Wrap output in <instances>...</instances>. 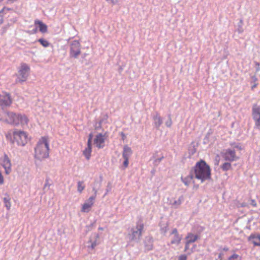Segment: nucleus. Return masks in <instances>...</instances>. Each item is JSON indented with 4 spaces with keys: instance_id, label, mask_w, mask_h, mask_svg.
<instances>
[{
    "instance_id": "38",
    "label": "nucleus",
    "mask_w": 260,
    "mask_h": 260,
    "mask_svg": "<svg viewBox=\"0 0 260 260\" xmlns=\"http://www.w3.org/2000/svg\"><path fill=\"white\" fill-rule=\"evenodd\" d=\"M10 10V9H8V8H4L3 9V10L1 11H0V13H3V12L5 11L6 10Z\"/></svg>"
},
{
    "instance_id": "30",
    "label": "nucleus",
    "mask_w": 260,
    "mask_h": 260,
    "mask_svg": "<svg viewBox=\"0 0 260 260\" xmlns=\"http://www.w3.org/2000/svg\"><path fill=\"white\" fill-rule=\"evenodd\" d=\"M250 202H251V205L252 206H253V207H256L257 206V203L255 200L251 199L250 200Z\"/></svg>"
},
{
    "instance_id": "3",
    "label": "nucleus",
    "mask_w": 260,
    "mask_h": 260,
    "mask_svg": "<svg viewBox=\"0 0 260 260\" xmlns=\"http://www.w3.org/2000/svg\"><path fill=\"white\" fill-rule=\"evenodd\" d=\"M14 141L18 145L24 146L28 141V136L24 131L15 129L13 132Z\"/></svg>"
},
{
    "instance_id": "2",
    "label": "nucleus",
    "mask_w": 260,
    "mask_h": 260,
    "mask_svg": "<svg viewBox=\"0 0 260 260\" xmlns=\"http://www.w3.org/2000/svg\"><path fill=\"white\" fill-rule=\"evenodd\" d=\"M49 155V142L47 136L42 137L35 148V157L39 160L47 158Z\"/></svg>"
},
{
    "instance_id": "1",
    "label": "nucleus",
    "mask_w": 260,
    "mask_h": 260,
    "mask_svg": "<svg viewBox=\"0 0 260 260\" xmlns=\"http://www.w3.org/2000/svg\"><path fill=\"white\" fill-rule=\"evenodd\" d=\"M195 178L202 183L210 180L211 178V169L210 166L204 161L201 159L198 161L191 169Z\"/></svg>"
},
{
    "instance_id": "23",
    "label": "nucleus",
    "mask_w": 260,
    "mask_h": 260,
    "mask_svg": "<svg viewBox=\"0 0 260 260\" xmlns=\"http://www.w3.org/2000/svg\"><path fill=\"white\" fill-rule=\"evenodd\" d=\"M186 239L188 243H191L195 242L198 239V236L197 235H194L192 233H188Z\"/></svg>"
},
{
    "instance_id": "42",
    "label": "nucleus",
    "mask_w": 260,
    "mask_h": 260,
    "mask_svg": "<svg viewBox=\"0 0 260 260\" xmlns=\"http://www.w3.org/2000/svg\"><path fill=\"white\" fill-rule=\"evenodd\" d=\"M194 187L196 188H198L199 187V185H194Z\"/></svg>"
},
{
    "instance_id": "16",
    "label": "nucleus",
    "mask_w": 260,
    "mask_h": 260,
    "mask_svg": "<svg viewBox=\"0 0 260 260\" xmlns=\"http://www.w3.org/2000/svg\"><path fill=\"white\" fill-rule=\"evenodd\" d=\"M248 241L254 246L260 247V234H252L248 237Z\"/></svg>"
},
{
    "instance_id": "36",
    "label": "nucleus",
    "mask_w": 260,
    "mask_h": 260,
    "mask_svg": "<svg viewBox=\"0 0 260 260\" xmlns=\"http://www.w3.org/2000/svg\"><path fill=\"white\" fill-rule=\"evenodd\" d=\"M166 125L168 126V127H170L172 125V121H171V119H170L169 121H168L166 123Z\"/></svg>"
},
{
    "instance_id": "12",
    "label": "nucleus",
    "mask_w": 260,
    "mask_h": 260,
    "mask_svg": "<svg viewBox=\"0 0 260 260\" xmlns=\"http://www.w3.org/2000/svg\"><path fill=\"white\" fill-rule=\"evenodd\" d=\"M144 229V224L141 220H140L137 223L136 229H133L132 230V240H134L138 236L140 238L142 235V231Z\"/></svg>"
},
{
    "instance_id": "43",
    "label": "nucleus",
    "mask_w": 260,
    "mask_h": 260,
    "mask_svg": "<svg viewBox=\"0 0 260 260\" xmlns=\"http://www.w3.org/2000/svg\"><path fill=\"white\" fill-rule=\"evenodd\" d=\"M2 22H3V20H2V19H1L0 20V24L2 23Z\"/></svg>"
},
{
    "instance_id": "26",
    "label": "nucleus",
    "mask_w": 260,
    "mask_h": 260,
    "mask_svg": "<svg viewBox=\"0 0 260 260\" xmlns=\"http://www.w3.org/2000/svg\"><path fill=\"white\" fill-rule=\"evenodd\" d=\"M4 201L5 203V206L6 207L8 210H10L11 204L10 202V199L9 197H6L4 199Z\"/></svg>"
},
{
    "instance_id": "34",
    "label": "nucleus",
    "mask_w": 260,
    "mask_h": 260,
    "mask_svg": "<svg viewBox=\"0 0 260 260\" xmlns=\"http://www.w3.org/2000/svg\"><path fill=\"white\" fill-rule=\"evenodd\" d=\"M190 244V243H188L187 241L185 243V248H184V251L185 252H186V251L187 250V249H188L189 248V244Z\"/></svg>"
},
{
    "instance_id": "5",
    "label": "nucleus",
    "mask_w": 260,
    "mask_h": 260,
    "mask_svg": "<svg viewBox=\"0 0 260 260\" xmlns=\"http://www.w3.org/2000/svg\"><path fill=\"white\" fill-rule=\"evenodd\" d=\"M29 71V67L25 63H22L18 71V82H23L25 81L28 77Z\"/></svg>"
},
{
    "instance_id": "19",
    "label": "nucleus",
    "mask_w": 260,
    "mask_h": 260,
    "mask_svg": "<svg viewBox=\"0 0 260 260\" xmlns=\"http://www.w3.org/2000/svg\"><path fill=\"white\" fill-rule=\"evenodd\" d=\"M34 23L35 25H38L39 30L42 33H46L47 31V26L41 21L36 19L35 20Z\"/></svg>"
},
{
    "instance_id": "33",
    "label": "nucleus",
    "mask_w": 260,
    "mask_h": 260,
    "mask_svg": "<svg viewBox=\"0 0 260 260\" xmlns=\"http://www.w3.org/2000/svg\"><path fill=\"white\" fill-rule=\"evenodd\" d=\"M92 134H90L89 135V138H88V142H87V144H91V140H92Z\"/></svg>"
},
{
    "instance_id": "32",
    "label": "nucleus",
    "mask_w": 260,
    "mask_h": 260,
    "mask_svg": "<svg viewBox=\"0 0 260 260\" xmlns=\"http://www.w3.org/2000/svg\"><path fill=\"white\" fill-rule=\"evenodd\" d=\"M246 206H247V204L246 203H241V204L238 203L237 205V207L238 208L245 207H246Z\"/></svg>"
},
{
    "instance_id": "37",
    "label": "nucleus",
    "mask_w": 260,
    "mask_h": 260,
    "mask_svg": "<svg viewBox=\"0 0 260 260\" xmlns=\"http://www.w3.org/2000/svg\"><path fill=\"white\" fill-rule=\"evenodd\" d=\"M107 2H110L113 5L116 4L117 0H106Z\"/></svg>"
},
{
    "instance_id": "22",
    "label": "nucleus",
    "mask_w": 260,
    "mask_h": 260,
    "mask_svg": "<svg viewBox=\"0 0 260 260\" xmlns=\"http://www.w3.org/2000/svg\"><path fill=\"white\" fill-rule=\"evenodd\" d=\"M91 153V144H88L87 147L83 151V154L87 160H89L90 158Z\"/></svg>"
},
{
    "instance_id": "4",
    "label": "nucleus",
    "mask_w": 260,
    "mask_h": 260,
    "mask_svg": "<svg viewBox=\"0 0 260 260\" xmlns=\"http://www.w3.org/2000/svg\"><path fill=\"white\" fill-rule=\"evenodd\" d=\"M17 115L18 114L12 112H5L0 118V120L5 123L17 126Z\"/></svg>"
},
{
    "instance_id": "9",
    "label": "nucleus",
    "mask_w": 260,
    "mask_h": 260,
    "mask_svg": "<svg viewBox=\"0 0 260 260\" xmlns=\"http://www.w3.org/2000/svg\"><path fill=\"white\" fill-rule=\"evenodd\" d=\"M133 151L130 147L127 145L124 146L123 147V150L122 152V157L124 160L123 162V169H126L129 164V158L132 154Z\"/></svg>"
},
{
    "instance_id": "18",
    "label": "nucleus",
    "mask_w": 260,
    "mask_h": 260,
    "mask_svg": "<svg viewBox=\"0 0 260 260\" xmlns=\"http://www.w3.org/2000/svg\"><path fill=\"white\" fill-rule=\"evenodd\" d=\"M17 121L18 125H21V126H23L27 125L29 120L25 115L18 114Z\"/></svg>"
},
{
    "instance_id": "6",
    "label": "nucleus",
    "mask_w": 260,
    "mask_h": 260,
    "mask_svg": "<svg viewBox=\"0 0 260 260\" xmlns=\"http://www.w3.org/2000/svg\"><path fill=\"white\" fill-rule=\"evenodd\" d=\"M81 54V45L77 40L72 41L70 44V55L71 57L77 58Z\"/></svg>"
},
{
    "instance_id": "39",
    "label": "nucleus",
    "mask_w": 260,
    "mask_h": 260,
    "mask_svg": "<svg viewBox=\"0 0 260 260\" xmlns=\"http://www.w3.org/2000/svg\"><path fill=\"white\" fill-rule=\"evenodd\" d=\"M222 256H223V253H220V254H219L218 257H219V258H220V260H222Z\"/></svg>"
},
{
    "instance_id": "25",
    "label": "nucleus",
    "mask_w": 260,
    "mask_h": 260,
    "mask_svg": "<svg viewBox=\"0 0 260 260\" xmlns=\"http://www.w3.org/2000/svg\"><path fill=\"white\" fill-rule=\"evenodd\" d=\"M85 185H84V182L83 181H78L77 184V190L78 191L81 193L83 190L85 189Z\"/></svg>"
},
{
    "instance_id": "44",
    "label": "nucleus",
    "mask_w": 260,
    "mask_h": 260,
    "mask_svg": "<svg viewBox=\"0 0 260 260\" xmlns=\"http://www.w3.org/2000/svg\"><path fill=\"white\" fill-rule=\"evenodd\" d=\"M2 22H3V20H2V19H1L0 20V24L2 23Z\"/></svg>"
},
{
    "instance_id": "45",
    "label": "nucleus",
    "mask_w": 260,
    "mask_h": 260,
    "mask_svg": "<svg viewBox=\"0 0 260 260\" xmlns=\"http://www.w3.org/2000/svg\"><path fill=\"white\" fill-rule=\"evenodd\" d=\"M99 230H103V228H99Z\"/></svg>"
},
{
    "instance_id": "17",
    "label": "nucleus",
    "mask_w": 260,
    "mask_h": 260,
    "mask_svg": "<svg viewBox=\"0 0 260 260\" xmlns=\"http://www.w3.org/2000/svg\"><path fill=\"white\" fill-rule=\"evenodd\" d=\"M171 234L174 235V237L171 240V243L172 244H179L181 241L182 237L179 235L177 230L174 229L172 231Z\"/></svg>"
},
{
    "instance_id": "35",
    "label": "nucleus",
    "mask_w": 260,
    "mask_h": 260,
    "mask_svg": "<svg viewBox=\"0 0 260 260\" xmlns=\"http://www.w3.org/2000/svg\"><path fill=\"white\" fill-rule=\"evenodd\" d=\"M3 183H4V178H3V176L1 172H0V184H2Z\"/></svg>"
},
{
    "instance_id": "20",
    "label": "nucleus",
    "mask_w": 260,
    "mask_h": 260,
    "mask_svg": "<svg viewBox=\"0 0 260 260\" xmlns=\"http://www.w3.org/2000/svg\"><path fill=\"white\" fill-rule=\"evenodd\" d=\"M99 235L98 234L93 235L92 238L89 240L91 243L90 247L91 249H94L99 244Z\"/></svg>"
},
{
    "instance_id": "27",
    "label": "nucleus",
    "mask_w": 260,
    "mask_h": 260,
    "mask_svg": "<svg viewBox=\"0 0 260 260\" xmlns=\"http://www.w3.org/2000/svg\"><path fill=\"white\" fill-rule=\"evenodd\" d=\"M38 42L44 47H47L49 46V42L43 39H39Z\"/></svg>"
},
{
    "instance_id": "40",
    "label": "nucleus",
    "mask_w": 260,
    "mask_h": 260,
    "mask_svg": "<svg viewBox=\"0 0 260 260\" xmlns=\"http://www.w3.org/2000/svg\"><path fill=\"white\" fill-rule=\"evenodd\" d=\"M257 84L256 83H254V85H253L252 86H251V89H253L255 87H256L257 86Z\"/></svg>"
},
{
    "instance_id": "29",
    "label": "nucleus",
    "mask_w": 260,
    "mask_h": 260,
    "mask_svg": "<svg viewBox=\"0 0 260 260\" xmlns=\"http://www.w3.org/2000/svg\"><path fill=\"white\" fill-rule=\"evenodd\" d=\"M239 257V255L237 254H234L229 257L228 260H234L237 259Z\"/></svg>"
},
{
    "instance_id": "13",
    "label": "nucleus",
    "mask_w": 260,
    "mask_h": 260,
    "mask_svg": "<svg viewBox=\"0 0 260 260\" xmlns=\"http://www.w3.org/2000/svg\"><path fill=\"white\" fill-rule=\"evenodd\" d=\"M12 103V99L9 93L3 92L0 94V106L2 107L10 106Z\"/></svg>"
},
{
    "instance_id": "8",
    "label": "nucleus",
    "mask_w": 260,
    "mask_h": 260,
    "mask_svg": "<svg viewBox=\"0 0 260 260\" xmlns=\"http://www.w3.org/2000/svg\"><path fill=\"white\" fill-rule=\"evenodd\" d=\"M252 116L256 128H260V106L254 104L252 108Z\"/></svg>"
},
{
    "instance_id": "28",
    "label": "nucleus",
    "mask_w": 260,
    "mask_h": 260,
    "mask_svg": "<svg viewBox=\"0 0 260 260\" xmlns=\"http://www.w3.org/2000/svg\"><path fill=\"white\" fill-rule=\"evenodd\" d=\"M182 199L179 198L178 200L175 201L172 204L173 205L175 206H178L180 205L181 203Z\"/></svg>"
},
{
    "instance_id": "7",
    "label": "nucleus",
    "mask_w": 260,
    "mask_h": 260,
    "mask_svg": "<svg viewBox=\"0 0 260 260\" xmlns=\"http://www.w3.org/2000/svg\"><path fill=\"white\" fill-rule=\"evenodd\" d=\"M0 164L4 168L6 174L8 175L11 172V161L8 155L4 154V156L0 158Z\"/></svg>"
},
{
    "instance_id": "15",
    "label": "nucleus",
    "mask_w": 260,
    "mask_h": 260,
    "mask_svg": "<svg viewBox=\"0 0 260 260\" xmlns=\"http://www.w3.org/2000/svg\"><path fill=\"white\" fill-rule=\"evenodd\" d=\"M194 175L191 170L189 174L185 177L182 176L181 180L185 186H188L191 183H194Z\"/></svg>"
},
{
    "instance_id": "14",
    "label": "nucleus",
    "mask_w": 260,
    "mask_h": 260,
    "mask_svg": "<svg viewBox=\"0 0 260 260\" xmlns=\"http://www.w3.org/2000/svg\"><path fill=\"white\" fill-rule=\"evenodd\" d=\"M95 196H92L90 197L87 201L85 203H84L82 207L81 211L82 212H88L90 210L92 206L94 204V201L95 199Z\"/></svg>"
},
{
    "instance_id": "24",
    "label": "nucleus",
    "mask_w": 260,
    "mask_h": 260,
    "mask_svg": "<svg viewBox=\"0 0 260 260\" xmlns=\"http://www.w3.org/2000/svg\"><path fill=\"white\" fill-rule=\"evenodd\" d=\"M220 167L222 169V170L223 171H227L228 170H230L232 169L231 164L230 163V162H226L223 163L221 166Z\"/></svg>"
},
{
    "instance_id": "10",
    "label": "nucleus",
    "mask_w": 260,
    "mask_h": 260,
    "mask_svg": "<svg viewBox=\"0 0 260 260\" xmlns=\"http://www.w3.org/2000/svg\"><path fill=\"white\" fill-rule=\"evenodd\" d=\"M222 157L224 160L231 162L236 161L239 158L236 155L235 150L231 149H226L222 153Z\"/></svg>"
},
{
    "instance_id": "21",
    "label": "nucleus",
    "mask_w": 260,
    "mask_h": 260,
    "mask_svg": "<svg viewBox=\"0 0 260 260\" xmlns=\"http://www.w3.org/2000/svg\"><path fill=\"white\" fill-rule=\"evenodd\" d=\"M153 120L154 121V125L156 128H158L162 123L161 118L159 115L157 113L155 116H154Z\"/></svg>"
},
{
    "instance_id": "11",
    "label": "nucleus",
    "mask_w": 260,
    "mask_h": 260,
    "mask_svg": "<svg viewBox=\"0 0 260 260\" xmlns=\"http://www.w3.org/2000/svg\"><path fill=\"white\" fill-rule=\"evenodd\" d=\"M108 136L106 133L103 134L99 133L96 135L94 140V143L98 148H103L105 146V142Z\"/></svg>"
},
{
    "instance_id": "41",
    "label": "nucleus",
    "mask_w": 260,
    "mask_h": 260,
    "mask_svg": "<svg viewBox=\"0 0 260 260\" xmlns=\"http://www.w3.org/2000/svg\"><path fill=\"white\" fill-rule=\"evenodd\" d=\"M223 250H224V251H228L229 250V248L226 247H224Z\"/></svg>"
},
{
    "instance_id": "31",
    "label": "nucleus",
    "mask_w": 260,
    "mask_h": 260,
    "mask_svg": "<svg viewBox=\"0 0 260 260\" xmlns=\"http://www.w3.org/2000/svg\"><path fill=\"white\" fill-rule=\"evenodd\" d=\"M187 256L184 254H182L180 255L178 257V260H186Z\"/></svg>"
}]
</instances>
